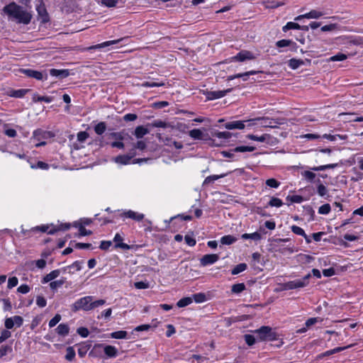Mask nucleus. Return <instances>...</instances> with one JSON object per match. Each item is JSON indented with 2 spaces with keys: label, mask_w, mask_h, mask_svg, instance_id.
<instances>
[{
  "label": "nucleus",
  "mask_w": 363,
  "mask_h": 363,
  "mask_svg": "<svg viewBox=\"0 0 363 363\" xmlns=\"http://www.w3.org/2000/svg\"><path fill=\"white\" fill-rule=\"evenodd\" d=\"M65 283V279L62 278L60 280L53 281L50 283V287L52 290H56L61 287Z\"/></svg>",
  "instance_id": "obj_41"
},
{
  "label": "nucleus",
  "mask_w": 363,
  "mask_h": 363,
  "mask_svg": "<svg viewBox=\"0 0 363 363\" xmlns=\"http://www.w3.org/2000/svg\"><path fill=\"white\" fill-rule=\"evenodd\" d=\"M260 341H272L277 339V334L269 326H262L254 331Z\"/></svg>",
  "instance_id": "obj_3"
},
{
  "label": "nucleus",
  "mask_w": 363,
  "mask_h": 363,
  "mask_svg": "<svg viewBox=\"0 0 363 363\" xmlns=\"http://www.w3.org/2000/svg\"><path fill=\"white\" fill-rule=\"evenodd\" d=\"M77 333L82 337H86L89 334L88 329L84 327L77 328Z\"/></svg>",
  "instance_id": "obj_59"
},
{
  "label": "nucleus",
  "mask_w": 363,
  "mask_h": 363,
  "mask_svg": "<svg viewBox=\"0 0 363 363\" xmlns=\"http://www.w3.org/2000/svg\"><path fill=\"white\" fill-rule=\"evenodd\" d=\"M352 345H348L347 347H335L333 350H328L326 352H324V354L328 357V356H330V355H332L333 354H335V353H337V352H342L343 350H345V349H347V348H350Z\"/></svg>",
  "instance_id": "obj_40"
},
{
  "label": "nucleus",
  "mask_w": 363,
  "mask_h": 363,
  "mask_svg": "<svg viewBox=\"0 0 363 363\" xmlns=\"http://www.w3.org/2000/svg\"><path fill=\"white\" fill-rule=\"evenodd\" d=\"M164 84H165L163 82H144L143 83H142L141 86L143 87H159V86H162Z\"/></svg>",
  "instance_id": "obj_46"
},
{
  "label": "nucleus",
  "mask_w": 363,
  "mask_h": 363,
  "mask_svg": "<svg viewBox=\"0 0 363 363\" xmlns=\"http://www.w3.org/2000/svg\"><path fill=\"white\" fill-rule=\"evenodd\" d=\"M147 126L154 127V128H174V126L171 123H167L165 121H162L161 120H155L150 123H147Z\"/></svg>",
  "instance_id": "obj_17"
},
{
  "label": "nucleus",
  "mask_w": 363,
  "mask_h": 363,
  "mask_svg": "<svg viewBox=\"0 0 363 363\" xmlns=\"http://www.w3.org/2000/svg\"><path fill=\"white\" fill-rule=\"evenodd\" d=\"M245 342L249 345L252 346L255 343V337L254 335L250 334H246L244 335Z\"/></svg>",
  "instance_id": "obj_54"
},
{
  "label": "nucleus",
  "mask_w": 363,
  "mask_h": 363,
  "mask_svg": "<svg viewBox=\"0 0 363 363\" xmlns=\"http://www.w3.org/2000/svg\"><path fill=\"white\" fill-rule=\"evenodd\" d=\"M256 149L253 146H238L233 149V152H252Z\"/></svg>",
  "instance_id": "obj_36"
},
{
  "label": "nucleus",
  "mask_w": 363,
  "mask_h": 363,
  "mask_svg": "<svg viewBox=\"0 0 363 363\" xmlns=\"http://www.w3.org/2000/svg\"><path fill=\"white\" fill-rule=\"evenodd\" d=\"M4 12L9 17L14 18L17 23L28 24L32 18V15L22 6L15 2L10 3L3 9Z\"/></svg>",
  "instance_id": "obj_1"
},
{
  "label": "nucleus",
  "mask_w": 363,
  "mask_h": 363,
  "mask_svg": "<svg viewBox=\"0 0 363 363\" xmlns=\"http://www.w3.org/2000/svg\"><path fill=\"white\" fill-rule=\"evenodd\" d=\"M246 287L244 283L235 284L232 286L231 291L233 294H240L245 290Z\"/></svg>",
  "instance_id": "obj_35"
},
{
  "label": "nucleus",
  "mask_w": 363,
  "mask_h": 363,
  "mask_svg": "<svg viewBox=\"0 0 363 363\" xmlns=\"http://www.w3.org/2000/svg\"><path fill=\"white\" fill-rule=\"evenodd\" d=\"M330 210H331L330 205L329 203H325L319 207L318 213L320 214L326 215L330 213Z\"/></svg>",
  "instance_id": "obj_48"
},
{
  "label": "nucleus",
  "mask_w": 363,
  "mask_h": 363,
  "mask_svg": "<svg viewBox=\"0 0 363 363\" xmlns=\"http://www.w3.org/2000/svg\"><path fill=\"white\" fill-rule=\"evenodd\" d=\"M257 72L256 71H250V72H244V73H240V74H234V75H230L229 77H228V81H230V80H233L235 78H242V77H249L250 75H252V74H256Z\"/></svg>",
  "instance_id": "obj_34"
},
{
  "label": "nucleus",
  "mask_w": 363,
  "mask_h": 363,
  "mask_svg": "<svg viewBox=\"0 0 363 363\" xmlns=\"http://www.w3.org/2000/svg\"><path fill=\"white\" fill-rule=\"evenodd\" d=\"M347 57L346 55L339 52V53L336 54L335 55L332 56L330 58V61H333V62L343 61V60H346Z\"/></svg>",
  "instance_id": "obj_52"
},
{
  "label": "nucleus",
  "mask_w": 363,
  "mask_h": 363,
  "mask_svg": "<svg viewBox=\"0 0 363 363\" xmlns=\"http://www.w3.org/2000/svg\"><path fill=\"white\" fill-rule=\"evenodd\" d=\"M196 303H203L206 301V296L203 293H198L193 295L192 298Z\"/></svg>",
  "instance_id": "obj_47"
},
{
  "label": "nucleus",
  "mask_w": 363,
  "mask_h": 363,
  "mask_svg": "<svg viewBox=\"0 0 363 363\" xmlns=\"http://www.w3.org/2000/svg\"><path fill=\"white\" fill-rule=\"evenodd\" d=\"M122 40H123V38H120V39H118V40L106 41V42H104L102 43H100V44L96 45L94 46H92L91 48V49L104 48L108 47L109 45L117 44V43H120Z\"/></svg>",
  "instance_id": "obj_21"
},
{
  "label": "nucleus",
  "mask_w": 363,
  "mask_h": 363,
  "mask_svg": "<svg viewBox=\"0 0 363 363\" xmlns=\"http://www.w3.org/2000/svg\"><path fill=\"white\" fill-rule=\"evenodd\" d=\"M302 174L309 182H313L315 177V174L311 171H305Z\"/></svg>",
  "instance_id": "obj_64"
},
{
  "label": "nucleus",
  "mask_w": 363,
  "mask_h": 363,
  "mask_svg": "<svg viewBox=\"0 0 363 363\" xmlns=\"http://www.w3.org/2000/svg\"><path fill=\"white\" fill-rule=\"evenodd\" d=\"M104 353L108 357H115L117 355L118 350L117 349L111 345H106L104 347Z\"/></svg>",
  "instance_id": "obj_24"
},
{
  "label": "nucleus",
  "mask_w": 363,
  "mask_h": 363,
  "mask_svg": "<svg viewBox=\"0 0 363 363\" xmlns=\"http://www.w3.org/2000/svg\"><path fill=\"white\" fill-rule=\"evenodd\" d=\"M69 228H70V224H69V223L61 224L57 228H51L50 230L48 231V233L50 234V235H53L57 230H67L69 229Z\"/></svg>",
  "instance_id": "obj_38"
},
{
  "label": "nucleus",
  "mask_w": 363,
  "mask_h": 363,
  "mask_svg": "<svg viewBox=\"0 0 363 363\" xmlns=\"http://www.w3.org/2000/svg\"><path fill=\"white\" fill-rule=\"evenodd\" d=\"M61 320V315L60 314H56L50 321H49V327L53 328Z\"/></svg>",
  "instance_id": "obj_56"
},
{
  "label": "nucleus",
  "mask_w": 363,
  "mask_h": 363,
  "mask_svg": "<svg viewBox=\"0 0 363 363\" xmlns=\"http://www.w3.org/2000/svg\"><path fill=\"white\" fill-rule=\"evenodd\" d=\"M266 184L272 188H278L280 185V182L274 178H271L266 181Z\"/></svg>",
  "instance_id": "obj_53"
},
{
  "label": "nucleus",
  "mask_w": 363,
  "mask_h": 363,
  "mask_svg": "<svg viewBox=\"0 0 363 363\" xmlns=\"http://www.w3.org/2000/svg\"><path fill=\"white\" fill-rule=\"evenodd\" d=\"M189 135L194 140H202L203 133L200 129H193L189 132Z\"/></svg>",
  "instance_id": "obj_25"
},
{
  "label": "nucleus",
  "mask_w": 363,
  "mask_h": 363,
  "mask_svg": "<svg viewBox=\"0 0 363 363\" xmlns=\"http://www.w3.org/2000/svg\"><path fill=\"white\" fill-rule=\"evenodd\" d=\"M28 91V89H18V90H11L10 91L9 96L14 98H22L25 96V94Z\"/></svg>",
  "instance_id": "obj_28"
},
{
  "label": "nucleus",
  "mask_w": 363,
  "mask_h": 363,
  "mask_svg": "<svg viewBox=\"0 0 363 363\" xmlns=\"http://www.w3.org/2000/svg\"><path fill=\"white\" fill-rule=\"evenodd\" d=\"M193 301V298L191 297H184L181 298L177 303V306L179 308H183L189 306Z\"/></svg>",
  "instance_id": "obj_33"
},
{
  "label": "nucleus",
  "mask_w": 363,
  "mask_h": 363,
  "mask_svg": "<svg viewBox=\"0 0 363 363\" xmlns=\"http://www.w3.org/2000/svg\"><path fill=\"white\" fill-rule=\"evenodd\" d=\"M317 191L320 196H325L328 193L327 188L323 184L318 186Z\"/></svg>",
  "instance_id": "obj_58"
},
{
  "label": "nucleus",
  "mask_w": 363,
  "mask_h": 363,
  "mask_svg": "<svg viewBox=\"0 0 363 363\" xmlns=\"http://www.w3.org/2000/svg\"><path fill=\"white\" fill-rule=\"evenodd\" d=\"M228 174H220V175H211V176H208L207 177L204 181H203V186L204 185H208L211 183H213L216 180L220 179V178H223L225 177Z\"/></svg>",
  "instance_id": "obj_23"
},
{
  "label": "nucleus",
  "mask_w": 363,
  "mask_h": 363,
  "mask_svg": "<svg viewBox=\"0 0 363 363\" xmlns=\"http://www.w3.org/2000/svg\"><path fill=\"white\" fill-rule=\"evenodd\" d=\"M57 333L62 336H66L69 334V328L67 324L61 323L55 329Z\"/></svg>",
  "instance_id": "obj_20"
},
{
  "label": "nucleus",
  "mask_w": 363,
  "mask_h": 363,
  "mask_svg": "<svg viewBox=\"0 0 363 363\" xmlns=\"http://www.w3.org/2000/svg\"><path fill=\"white\" fill-rule=\"evenodd\" d=\"M83 262H80V261H76L74 262L72 264L65 267L63 269V271L64 272H66L67 269H72V268H74L76 269V271H79L81 269H82V264Z\"/></svg>",
  "instance_id": "obj_51"
},
{
  "label": "nucleus",
  "mask_w": 363,
  "mask_h": 363,
  "mask_svg": "<svg viewBox=\"0 0 363 363\" xmlns=\"http://www.w3.org/2000/svg\"><path fill=\"white\" fill-rule=\"evenodd\" d=\"M247 266L245 263H240L237 264L231 271L233 275H236L240 272H244L247 269Z\"/></svg>",
  "instance_id": "obj_30"
},
{
  "label": "nucleus",
  "mask_w": 363,
  "mask_h": 363,
  "mask_svg": "<svg viewBox=\"0 0 363 363\" xmlns=\"http://www.w3.org/2000/svg\"><path fill=\"white\" fill-rule=\"evenodd\" d=\"M232 89H228L223 91H211L206 93V98L208 100H214L225 96L228 93H230Z\"/></svg>",
  "instance_id": "obj_10"
},
{
  "label": "nucleus",
  "mask_w": 363,
  "mask_h": 363,
  "mask_svg": "<svg viewBox=\"0 0 363 363\" xmlns=\"http://www.w3.org/2000/svg\"><path fill=\"white\" fill-rule=\"evenodd\" d=\"M299 28H301V25H299L298 23L294 22H288L286 25L283 27L282 29L284 32H286L287 30L291 29L298 30Z\"/></svg>",
  "instance_id": "obj_44"
},
{
  "label": "nucleus",
  "mask_w": 363,
  "mask_h": 363,
  "mask_svg": "<svg viewBox=\"0 0 363 363\" xmlns=\"http://www.w3.org/2000/svg\"><path fill=\"white\" fill-rule=\"evenodd\" d=\"M247 138L252 140L259 141V142H266L269 141L271 139V135L269 134H263L260 136H257L253 134H249L247 135Z\"/></svg>",
  "instance_id": "obj_19"
},
{
  "label": "nucleus",
  "mask_w": 363,
  "mask_h": 363,
  "mask_svg": "<svg viewBox=\"0 0 363 363\" xmlns=\"http://www.w3.org/2000/svg\"><path fill=\"white\" fill-rule=\"evenodd\" d=\"M126 336L127 332L124 330L116 331L111 334V337L115 339H125Z\"/></svg>",
  "instance_id": "obj_43"
},
{
  "label": "nucleus",
  "mask_w": 363,
  "mask_h": 363,
  "mask_svg": "<svg viewBox=\"0 0 363 363\" xmlns=\"http://www.w3.org/2000/svg\"><path fill=\"white\" fill-rule=\"evenodd\" d=\"M219 259V256L217 254H208L203 255L201 259L200 263L203 267L213 264Z\"/></svg>",
  "instance_id": "obj_9"
},
{
  "label": "nucleus",
  "mask_w": 363,
  "mask_h": 363,
  "mask_svg": "<svg viewBox=\"0 0 363 363\" xmlns=\"http://www.w3.org/2000/svg\"><path fill=\"white\" fill-rule=\"evenodd\" d=\"M54 136L55 135L51 131L44 130L39 128L34 130L32 138L34 140L39 142L35 144V147H40L46 145V142L43 141V140H46Z\"/></svg>",
  "instance_id": "obj_5"
},
{
  "label": "nucleus",
  "mask_w": 363,
  "mask_h": 363,
  "mask_svg": "<svg viewBox=\"0 0 363 363\" xmlns=\"http://www.w3.org/2000/svg\"><path fill=\"white\" fill-rule=\"evenodd\" d=\"M39 2L40 4L37 5L36 10L41 22L45 23L49 21V16L43 1L40 0Z\"/></svg>",
  "instance_id": "obj_8"
},
{
  "label": "nucleus",
  "mask_w": 363,
  "mask_h": 363,
  "mask_svg": "<svg viewBox=\"0 0 363 363\" xmlns=\"http://www.w3.org/2000/svg\"><path fill=\"white\" fill-rule=\"evenodd\" d=\"M291 45H294V50H296V45L295 43H294L292 40H286V39H283V40H280L279 41H277L276 43V45L277 47L278 48H284V47H287V46H290Z\"/></svg>",
  "instance_id": "obj_29"
},
{
  "label": "nucleus",
  "mask_w": 363,
  "mask_h": 363,
  "mask_svg": "<svg viewBox=\"0 0 363 363\" xmlns=\"http://www.w3.org/2000/svg\"><path fill=\"white\" fill-rule=\"evenodd\" d=\"M135 152H132L130 155H118L114 158V161L121 164H128L130 163L131 159L135 156Z\"/></svg>",
  "instance_id": "obj_14"
},
{
  "label": "nucleus",
  "mask_w": 363,
  "mask_h": 363,
  "mask_svg": "<svg viewBox=\"0 0 363 363\" xmlns=\"http://www.w3.org/2000/svg\"><path fill=\"white\" fill-rule=\"evenodd\" d=\"M268 205L272 207H281L283 202L280 199L272 197L268 203Z\"/></svg>",
  "instance_id": "obj_45"
},
{
  "label": "nucleus",
  "mask_w": 363,
  "mask_h": 363,
  "mask_svg": "<svg viewBox=\"0 0 363 363\" xmlns=\"http://www.w3.org/2000/svg\"><path fill=\"white\" fill-rule=\"evenodd\" d=\"M255 121H260L261 125L265 128H277L279 125L286 123L284 118H269L268 117H259L254 119Z\"/></svg>",
  "instance_id": "obj_6"
},
{
  "label": "nucleus",
  "mask_w": 363,
  "mask_h": 363,
  "mask_svg": "<svg viewBox=\"0 0 363 363\" xmlns=\"http://www.w3.org/2000/svg\"><path fill=\"white\" fill-rule=\"evenodd\" d=\"M241 238L244 240L252 239L253 240H260L262 239V235L260 233L255 232L253 233H244L242 235Z\"/></svg>",
  "instance_id": "obj_27"
},
{
  "label": "nucleus",
  "mask_w": 363,
  "mask_h": 363,
  "mask_svg": "<svg viewBox=\"0 0 363 363\" xmlns=\"http://www.w3.org/2000/svg\"><path fill=\"white\" fill-rule=\"evenodd\" d=\"M30 286L27 284H22L20 286L18 287L17 291L18 293L26 294L30 291Z\"/></svg>",
  "instance_id": "obj_61"
},
{
  "label": "nucleus",
  "mask_w": 363,
  "mask_h": 363,
  "mask_svg": "<svg viewBox=\"0 0 363 363\" xmlns=\"http://www.w3.org/2000/svg\"><path fill=\"white\" fill-rule=\"evenodd\" d=\"M66 352L65 359L67 361L72 362L74 359L76 354L73 347H68L66 349Z\"/></svg>",
  "instance_id": "obj_42"
},
{
  "label": "nucleus",
  "mask_w": 363,
  "mask_h": 363,
  "mask_svg": "<svg viewBox=\"0 0 363 363\" xmlns=\"http://www.w3.org/2000/svg\"><path fill=\"white\" fill-rule=\"evenodd\" d=\"M20 72L25 74L28 77L34 78L38 80H43L44 78L43 72L31 69H21Z\"/></svg>",
  "instance_id": "obj_11"
},
{
  "label": "nucleus",
  "mask_w": 363,
  "mask_h": 363,
  "mask_svg": "<svg viewBox=\"0 0 363 363\" xmlns=\"http://www.w3.org/2000/svg\"><path fill=\"white\" fill-rule=\"evenodd\" d=\"M113 241L116 242V245H115L116 248H121V249L125 250H130L131 248V247L130 245L122 242L123 238L118 233L116 234V235L113 238Z\"/></svg>",
  "instance_id": "obj_15"
},
{
  "label": "nucleus",
  "mask_w": 363,
  "mask_h": 363,
  "mask_svg": "<svg viewBox=\"0 0 363 363\" xmlns=\"http://www.w3.org/2000/svg\"><path fill=\"white\" fill-rule=\"evenodd\" d=\"M147 133H149V130L147 128L143 125H139L136 127L134 135L137 138L140 139Z\"/></svg>",
  "instance_id": "obj_22"
},
{
  "label": "nucleus",
  "mask_w": 363,
  "mask_h": 363,
  "mask_svg": "<svg viewBox=\"0 0 363 363\" xmlns=\"http://www.w3.org/2000/svg\"><path fill=\"white\" fill-rule=\"evenodd\" d=\"M89 138V134L86 131H80L77 134L78 141L83 143Z\"/></svg>",
  "instance_id": "obj_60"
},
{
  "label": "nucleus",
  "mask_w": 363,
  "mask_h": 363,
  "mask_svg": "<svg viewBox=\"0 0 363 363\" xmlns=\"http://www.w3.org/2000/svg\"><path fill=\"white\" fill-rule=\"evenodd\" d=\"M98 2H101L103 5L107 7L116 6L118 0H96Z\"/></svg>",
  "instance_id": "obj_50"
},
{
  "label": "nucleus",
  "mask_w": 363,
  "mask_h": 363,
  "mask_svg": "<svg viewBox=\"0 0 363 363\" xmlns=\"http://www.w3.org/2000/svg\"><path fill=\"white\" fill-rule=\"evenodd\" d=\"M92 300L93 296H84L78 299L72 305V311L74 312H77L79 310H83L85 311H91V303Z\"/></svg>",
  "instance_id": "obj_4"
},
{
  "label": "nucleus",
  "mask_w": 363,
  "mask_h": 363,
  "mask_svg": "<svg viewBox=\"0 0 363 363\" xmlns=\"http://www.w3.org/2000/svg\"><path fill=\"white\" fill-rule=\"evenodd\" d=\"M36 303L39 307L43 308L47 304L46 299L42 296H38L36 298Z\"/></svg>",
  "instance_id": "obj_63"
},
{
  "label": "nucleus",
  "mask_w": 363,
  "mask_h": 363,
  "mask_svg": "<svg viewBox=\"0 0 363 363\" xmlns=\"http://www.w3.org/2000/svg\"><path fill=\"white\" fill-rule=\"evenodd\" d=\"M225 128L228 130L233 129H239L242 130L245 128L244 121H235L226 123L225 124Z\"/></svg>",
  "instance_id": "obj_16"
},
{
  "label": "nucleus",
  "mask_w": 363,
  "mask_h": 363,
  "mask_svg": "<svg viewBox=\"0 0 363 363\" xmlns=\"http://www.w3.org/2000/svg\"><path fill=\"white\" fill-rule=\"evenodd\" d=\"M60 274V269H55L46 274L42 279L43 284L48 283L53 279H56Z\"/></svg>",
  "instance_id": "obj_18"
},
{
  "label": "nucleus",
  "mask_w": 363,
  "mask_h": 363,
  "mask_svg": "<svg viewBox=\"0 0 363 363\" xmlns=\"http://www.w3.org/2000/svg\"><path fill=\"white\" fill-rule=\"evenodd\" d=\"M311 277V274H308L301 279H296L281 284V290L286 291L303 288L309 284V279Z\"/></svg>",
  "instance_id": "obj_2"
},
{
  "label": "nucleus",
  "mask_w": 363,
  "mask_h": 363,
  "mask_svg": "<svg viewBox=\"0 0 363 363\" xmlns=\"http://www.w3.org/2000/svg\"><path fill=\"white\" fill-rule=\"evenodd\" d=\"M337 166V164H329L325 165H320L318 167H311V169L313 171H323L328 169H334Z\"/></svg>",
  "instance_id": "obj_39"
},
{
  "label": "nucleus",
  "mask_w": 363,
  "mask_h": 363,
  "mask_svg": "<svg viewBox=\"0 0 363 363\" xmlns=\"http://www.w3.org/2000/svg\"><path fill=\"white\" fill-rule=\"evenodd\" d=\"M121 216H124L125 218H131V219H133L134 220H136V221H140V220H142L144 218L145 215L143 214V213H138V212L129 210V211L123 212L121 214Z\"/></svg>",
  "instance_id": "obj_12"
},
{
  "label": "nucleus",
  "mask_w": 363,
  "mask_h": 363,
  "mask_svg": "<svg viewBox=\"0 0 363 363\" xmlns=\"http://www.w3.org/2000/svg\"><path fill=\"white\" fill-rule=\"evenodd\" d=\"M106 129V125L104 122H100L94 127V131L97 135H102Z\"/></svg>",
  "instance_id": "obj_37"
},
{
  "label": "nucleus",
  "mask_w": 363,
  "mask_h": 363,
  "mask_svg": "<svg viewBox=\"0 0 363 363\" xmlns=\"http://www.w3.org/2000/svg\"><path fill=\"white\" fill-rule=\"evenodd\" d=\"M304 61L302 60H297L295 58H292L289 60V66L292 69H298L301 65H303Z\"/></svg>",
  "instance_id": "obj_26"
},
{
  "label": "nucleus",
  "mask_w": 363,
  "mask_h": 363,
  "mask_svg": "<svg viewBox=\"0 0 363 363\" xmlns=\"http://www.w3.org/2000/svg\"><path fill=\"white\" fill-rule=\"evenodd\" d=\"M50 74L52 77H57L60 79H65L69 75V69H50Z\"/></svg>",
  "instance_id": "obj_13"
},
{
  "label": "nucleus",
  "mask_w": 363,
  "mask_h": 363,
  "mask_svg": "<svg viewBox=\"0 0 363 363\" xmlns=\"http://www.w3.org/2000/svg\"><path fill=\"white\" fill-rule=\"evenodd\" d=\"M286 199L290 201L291 203H301L303 201V199L300 195H293V196H288L286 197Z\"/></svg>",
  "instance_id": "obj_49"
},
{
  "label": "nucleus",
  "mask_w": 363,
  "mask_h": 363,
  "mask_svg": "<svg viewBox=\"0 0 363 363\" xmlns=\"http://www.w3.org/2000/svg\"><path fill=\"white\" fill-rule=\"evenodd\" d=\"M232 59L237 62H244L245 60H251L255 59V56L248 50H241Z\"/></svg>",
  "instance_id": "obj_7"
},
{
  "label": "nucleus",
  "mask_w": 363,
  "mask_h": 363,
  "mask_svg": "<svg viewBox=\"0 0 363 363\" xmlns=\"http://www.w3.org/2000/svg\"><path fill=\"white\" fill-rule=\"evenodd\" d=\"M291 231L298 235H305V231L300 227L297 225H292L291 226Z\"/></svg>",
  "instance_id": "obj_62"
},
{
  "label": "nucleus",
  "mask_w": 363,
  "mask_h": 363,
  "mask_svg": "<svg viewBox=\"0 0 363 363\" xmlns=\"http://www.w3.org/2000/svg\"><path fill=\"white\" fill-rule=\"evenodd\" d=\"M237 240V238L233 235H224L220 239V242L223 245H231Z\"/></svg>",
  "instance_id": "obj_32"
},
{
  "label": "nucleus",
  "mask_w": 363,
  "mask_h": 363,
  "mask_svg": "<svg viewBox=\"0 0 363 363\" xmlns=\"http://www.w3.org/2000/svg\"><path fill=\"white\" fill-rule=\"evenodd\" d=\"M134 286L138 289H145L149 288V283L146 281H137L134 283Z\"/></svg>",
  "instance_id": "obj_57"
},
{
  "label": "nucleus",
  "mask_w": 363,
  "mask_h": 363,
  "mask_svg": "<svg viewBox=\"0 0 363 363\" xmlns=\"http://www.w3.org/2000/svg\"><path fill=\"white\" fill-rule=\"evenodd\" d=\"M18 283V279L16 277H10L8 280L7 287H8V289H11L13 288L14 286H17Z\"/></svg>",
  "instance_id": "obj_55"
},
{
  "label": "nucleus",
  "mask_w": 363,
  "mask_h": 363,
  "mask_svg": "<svg viewBox=\"0 0 363 363\" xmlns=\"http://www.w3.org/2000/svg\"><path fill=\"white\" fill-rule=\"evenodd\" d=\"M213 137H216V138H218L219 139L227 140V139H229V138H231L232 134L230 132H228V131H223V132L215 131L213 133Z\"/></svg>",
  "instance_id": "obj_31"
}]
</instances>
